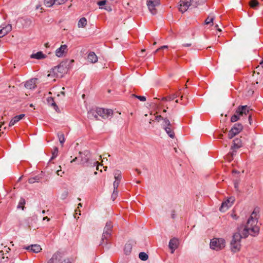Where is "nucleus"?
Instances as JSON below:
<instances>
[{"instance_id":"15","label":"nucleus","mask_w":263,"mask_h":263,"mask_svg":"<svg viewBox=\"0 0 263 263\" xmlns=\"http://www.w3.org/2000/svg\"><path fill=\"white\" fill-rule=\"evenodd\" d=\"M12 30V26L8 24L0 29V37H2L7 34Z\"/></svg>"},{"instance_id":"26","label":"nucleus","mask_w":263,"mask_h":263,"mask_svg":"<svg viewBox=\"0 0 263 263\" xmlns=\"http://www.w3.org/2000/svg\"><path fill=\"white\" fill-rule=\"evenodd\" d=\"M88 117L92 118L93 117L96 119H98V116H99L97 113L96 110H90L88 112Z\"/></svg>"},{"instance_id":"52","label":"nucleus","mask_w":263,"mask_h":263,"mask_svg":"<svg viewBox=\"0 0 263 263\" xmlns=\"http://www.w3.org/2000/svg\"><path fill=\"white\" fill-rule=\"evenodd\" d=\"M82 205L81 203H79L78 204V209L80 208V207H82Z\"/></svg>"},{"instance_id":"46","label":"nucleus","mask_w":263,"mask_h":263,"mask_svg":"<svg viewBox=\"0 0 263 263\" xmlns=\"http://www.w3.org/2000/svg\"><path fill=\"white\" fill-rule=\"evenodd\" d=\"M57 173L58 175L62 176V175L64 174V172H62V170H58L57 171Z\"/></svg>"},{"instance_id":"11","label":"nucleus","mask_w":263,"mask_h":263,"mask_svg":"<svg viewBox=\"0 0 263 263\" xmlns=\"http://www.w3.org/2000/svg\"><path fill=\"white\" fill-rule=\"evenodd\" d=\"M163 126L168 135L171 138H174L175 137V134L172 128V125L171 124L169 120H168L167 118L164 119V124H163Z\"/></svg>"},{"instance_id":"43","label":"nucleus","mask_w":263,"mask_h":263,"mask_svg":"<svg viewBox=\"0 0 263 263\" xmlns=\"http://www.w3.org/2000/svg\"><path fill=\"white\" fill-rule=\"evenodd\" d=\"M68 0H56V4L61 5L66 3Z\"/></svg>"},{"instance_id":"34","label":"nucleus","mask_w":263,"mask_h":263,"mask_svg":"<svg viewBox=\"0 0 263 263\" xmlns=\"http://www.w3.org/2000/svg\"><path fill=\"white\" fill-rule=\"evenodd\" d=\"M132 250V246L130 244H126L125 246L124 251L126 254L129 253Z\"/></svg>"},{"instance_id":"28","label":"nucleus","mask_w":263,"mask_h":263,"mask_svg":"<svg viewBox=\"0 0 263 263\" xmlns=\"http://www.w3.org/2000/svg\"><path fill=\"white\" fill-rule=\"evenodd\" d=\"M41 180V177L38 176H36L34 177H31V178H30L29 179H28V182L29 183H33L34 182H39Z\"/></svg>"},{"instance_id":"38","label":"nucleus","mask_w":263,"mask_h":263,"mask_svg":"<svg viewBox=\"0 0 263 263\" xmlns=\"http://www.w3.org/2000/svg\"><path fill=\"white\" fill-rule=\"evenodd\" d=\"M58 154V148L57 147H55L54 148L53 151L52 152V156L51 157V159H53L55 158L57 156Z\"/></svg>"},{"instance_id":"4","label":"nucleus","mask_w":263,"mask_h":263,"mask_svg":"<svg viewBox=\"0 0 263 263\" xmlns=\"http://www.w3.org/2000/svg\"><path fill=\"white\" fill-rule=\"evenodd\" d=\"M79 154L81 157V160L82 163H83V164L88 163V165H90V166H95L96 165H97L96 170H99V166H98L99 162L97 161L94 160L92 162L89 161V159L90 157V154L89 152L85 151L84 152H80Z\"/></svg>"},{"instance_id":"42","label":"nucleus","mask_w":263,"mask_h":263,"mask_svg":"<svg viewBox=\"0 0 263 263\" xmlns=\"http://www.w3.org/2000/svg\"><path fill=\"white\" fill-rule=\"evenodd\" d=\"M165 118H163L161 115H159V116H156L155 120L156 121H157L158 122H159L161 120H162L163 121V124H164V119H165Z\"/></svg>"},{"instance_id":"41","label":"nucleus","mask_w":263,"mask_h":263,"mask_svg":"<svg viewBox=\"0 0 263 263\" xmlns=\"http://www.w3.org/2000/svg\"><path fill=\"white\" fill-rule=\"evenodd\" d=\"M120 181H115L114 182V184H113V185H114V190H117L118 186H119V183H120Z\"/></svg>"},{"instance_id":"64","label":"nucleus","mask_w":263,"mask_h":263,"mask_svg":"<svg viewBox=\"0 0 263 263\" xmlns=\"http://www.w3.org/2000/svg\"><path fill=\"white\" fill-rule=\"evenodd\" d=\"M104 168H105V171H106V169H107V167L106 166V167H104Z\"/></svg>"},{"instance_id":"40","label":"nucleus","mask_w":263,"mask_h":263,"mask_svg":"<svg viewBox=\"0 0 263 263\" xmlns=\"http://www.w3.org/2000/svg\"><path fill=\"white\" fill-rule=\"evenodd\" d=\"M68 195V192L67 191H64L62 194H61V199L64 200L65 199Z\"/></svg>"},{"instance_id":"10","label":"nucleus","mask_w":263,"mask_h":263,"mask_svg":"<svg viewBox=\"0 0 263 263\" xmlns=\"http://www.w3.org/2000/svg\"><path fill=\"white\" fill-rule=\"evenodd\" d=\"M235 201L234 197H230L222 202L221 205L219 208L221 212H224L226 211L230 207L232 206Z\"/></svg>"},{"instance_id":"37","label":"nucleus","mask_w":263,"mask_h":263,"mask_svg":"<svg viewBox=\"0 0 263 263\" xmlns=\"http://www.w3.org/2000/svg\"><path fill=\"white\" fill-rule=\"evenodd\" d=\"M252 110L250 108V110L249 111V114H247V116H246L247 118H248V120L249 121V123L250 125L252 124V115L250 113V111H251Z\"/></svg>"},{"instance_id":"5","label":"nucleus","mask_w":263,"mask_h":263,"mask_svg":"<svg viewBox=\"0 0 263 263\" xmlns=\"http://www.w3.org/2000/svg\"><path fill=\"white\" fill-rule=\"evenodd\" d=\"M226 241L223 238H214L210 242V248L216 251L222 250L225 247Z\"/></svg>"},{"instance_id":"53","label":"nucleus","mask_w":263,"mask_h":263,"mask_svg":"<svg viewBox=\"0 0 263 263\" xmlns=\"http://www.w3.org/2000/svg\"><path fill=\"white\" fill-rule=\"evenodd\" d=\"M4 249H5V251L6 252H8V250L9 249V248H7L6 247H5Z\"/></svg>"},{"instance_id":"30","label":"nucleus","mask_w":263,"mask_h":263,"mask_svg":"<svg viewBox=\"0 0 263 263\" xmlns=\"http://www.w3.org/2000/svg\"><path fill=\"white\" fill-rule=\"evenodd\" d=\"M44 3L47 7H50L53 4H56V0H45Z\"/></svg>"},{"instance_id":"60","label":"nucleus","mask_w":263,"mask_h":263,"mask_svg":"<svg viewBox=\"0 0 263 263\" xmlns=\"http://www.w3.org/2000/svg\"><path fill=\"white\" fill-rule=\"evenodd\" d=\"M30 106L31 107H33V105L32 104H30Z\"/></svg>"},{"instance_id":"57","label":"nucleus","mask_w":263,"mask_h":263,"mask_svg":"<svg viewBox=\"0 0 263 263\" xmlns=\"http://www.w3.org/2000/svg\"><path fill=\"white\" fill-rule=\"evenodd\" d=\"M145 49H142V50H141V52L143 53V52H145Z\"/></svg>"},{"instance_id":"17","label":"nucleus","mask_w":263,"mask_h":263,"mask_svg":"<svg viewBox=\"0 0 263 263\" xmlns=\"http://www.w3.org/2000/svg\"><path fill=\"white\" fill-rule=\"evenodd\" d=\"M26 249L34 253H38L41 251L42 248L39 245H32L30 246L26 247Z\"/></svg>"},{"instance_id":"54","label":"nucleus","mask_w":263,"mask_h":263,"mask_svg":"<svg viewBox=\"0 0 263 263\" xmlns=\"http://www.w3.org/2000/svg\"><path fill=\"white\" fill-rule=\"evenodd\" d=\"M3 252H4L3 250H2L1 251H0V255H4Z\"/></svg>"},{"instance_id":"48","label":"nucleus","mask_w":263,"mask_h":263,"mask_svg":"<svg viewBox=\"0 0 263 263\" xmlns=\"http://www.w3.org/2000/svg\"><path fill=\"white\" fill-rule=\"evenodd\" d=\"M191 46V44L188 43V44H184L182 45V46L183 47H189Z\"/></svg>"},{"instance_id":"39","label":"nucleus","mask_w":263,"mask_h":263,"mask_svg":"<svg viewBox=\"0 0 263 263\" xmlns=\"http://www.w3.org/2000/svg\"><path fill=\"white\" fill-rule=\"evenodd\" d=\"M118 196V191L117 190H114L113 193L111 195V199L114 201Z\"/></svg>"},{"instance_id":"36","label":"nucleus","mask_w":263,"mask_h":263,"mask_svg":"<svg viewBox=\"0 0 263 263\" xmlns=\"http://www.w3.org/2000/svg\"><path fill=\"white\" fill-rule=\"evenodd\" d=\"M258 5V2L257 0H251L250 3V7L252 8H254L256 6Z\"/></svg>"},{"instance_id":"12","label":"nucleus","mask_w":263,"mask_h":263,"mask_svg":"<svg viewBox=\"0 0 263 263\" xmlns=\"http://www.w3.org/2000/svg\"><path fill=\"white\" fill-rule=\"evenodd\" d=\"M66 72V69L63 65H59L52 69V73L57 78H62Z\"/></svg>"},{"instance_id":"59","label":"nucleus","mask_w":263,"mask_h":263,"mask_svg":"<svg viewBox=\"0 0 263 263\" xmlns=\"http://www.w3.org/2000/svg\"><path fill=\"white\" fill-rule=\"evenodd\" d=\"M45 213V210H43L42 211V214H44Z\"/></svg>"},{"instance_id":"49","label":"nucleus","mask_w":263,"mask_h":263,"mask_svg":"<svg viewBox=\"0 0 263 263\" xmlns=\"http://www.w3.org/2000/svg\"><path fill=\"white\" fill-rule=\"evenodd\" d=\"M77 159H78V157H75V158H74L72 160H71V161H70V162H71V163H72V162H75V161L77 160Z\"/></svg>"},{"instance_id":"35","label":"nucleus","mask_w":263,"mask_h":263,"mask_svg":"<svg viewBox=\"0 0 263 263\" xmlns=\"http://www.w3.org/2000/svg\"><path fill=\"white\" fill-rule=\"evenodd\" d=\"M132 97L138 99L141 101H146V98L144 96H137L136 95H132Z\"/></svg>"},{"instance_id":"27","label":"nucleus","mask_w":263,"mask_h":263,"mask_svg":"<svg viewBox=\"0 0 263 263\" xmlns=\"http://www.w3.org/2000/svg\"><path fill=\"white\" fill-rule=\"evenodd\" d=\"M87 24V20L85 17H82L80 18L78 22V26L79 27H84Z\"/></svg>"},{"instance_id":"45","label":"nucleus","mask_w":263,"mask_h":263,"mask_svg":"<svg viewBox=\"0 0 263 263\" xmlns=\"http://www.w3.org/2000/svg\"><path fill=\"white\" fill-rule=\"evenodd\" d=\"M167 48V46H165V45H164V46H161L160 48H159L157 49L155 51V53H156V52H158L160 49H165V48Z\"/></svg>"},{"instance_id":"25","label":"nucleus","mask_w":263,"mask_h":263,"mask_svg":"<svg viewBox=\"0 0 263 263\" xmlns=\"http://www.w3.org/2000/svg\"><path fill=\"white\" fill-rule=\"evenodd\" d=\"M214 19V16L213 15L211 14L209 15L205 20V24L209 25L211 24L212 26L213 25V20Z\"/></svg>"},{"instance_id":"62","label":"nucleus","mask_w":263,"mask_h":263,"mask_svg":"<svg viewBox=\"0 0 263 263\" xmlns=\"http://www.w3.org/2000/svg\"><path fill=\"white\" fill-rule=\"evenodd\" d=\"M176 103H178V100H176V101H175Z\"/></svg>"},{"instance_id":"8","label":"nucleus","mask_w":263,"mask_h":263,"mask_svg":"<svg viewBox=\"0 0 263 263\" xmlns=\"http://www.w3.org/2000/svg\"><path fill=\"white\" fill-rule=\"evenodd\" d=\"M160 4V0L147 1L148 8L152 14H155L157 13L156 7L159 6Z\"/></svg>"},{"instance_id":"24","label":"nucleus","mask_w":263,"mask_h":263,"mask_svg":"<svg viewBox=\"0 0 263 263\" xmlns=\"http://www.w3.org/2000/svg\"><path fill=\"white\" fill-rule=\"evenodd\" d=\"M115 181H120L122 178L121 172L119 170H116L114 173Z\"/></svg>"},{"instance_id":"58","label":"nucleus","mask_w":263,"mask_h":263,"mask_svg":"<svg viewBox=\"0 0 263 263\" xmlns=\"http://www.w3.org/2000/svg\"><path fill=\"white\" fill-rule=\"evenodd\" d=\"M217 29L218 31H219L220 32L221 31V30L220 28H218Z\"/></svg>"},{"instance_id":"9","label":"nucleus","mask_w":263,"mask_h":263,"mask_svg":"<svg viewBox=\"0 0 263 263\" xmlns=\"http://www.w3.org/2000/svg\"><path fill=\"white\" fill-rule=\"evenodd\" d=\"M97 114L103 119H107L111 117L113 111L111 109H105L103 108H97Z\"/></svg>"},{"instance_id":"50","label":"nucleus","mask_w":263,"mask_h":263,"mask_svg":"<svg viewBox=\"0 0 263 263\" xmlns=\"http://www.w3.org/2000/svg\"><path fill=\"white\" fill-rule=\"evenodd\" d=\"M259 64H260V65L261 66V67L262 68H263V59L260 61Z\"/></svg>"},{"instance_id":"56","label":"nucleus","mask_w":263,"mask_h":263,"mask_svg":"<svg viewBox=\"0 0 263 263\" xmlns=\"http://www.w3.org/2000/svg\"><path fill=\"white\" fill-rule=\"evenodd\" d=\"M215 28L216 29H217V28H218V25L217 24V25H215Z\"/></svg>"},{"instance_id":"18","label":"nucleus","mask_w":263,"mask_h":263,"mask_svg":"<svg viewBox=\"0 0 263 263\" xmlns=\"http://www.w3.org/2000/svg\"><path fill=\"white\" fill-rule=\"evenodd\" d=\"M88 60L92 63H95L98 61V57L93 52H90L87 56Z\"/></svg>"},{"instance_id":"29","label":"nucleus","mask_w":263,"mask_h":263,"mask_svg":"<svg viewBox=\"0 0 263 263\" xmlns=\"http://www.w3.org/2000/svg\"><path fill=\"white\" fill-rule=\"evenodd\" d=\"M177 96V94H174L171 96L163 98L162 100L166 101H171L176 98Z\"/></svg>"},{"instance_id":"7","label":"nucleus","mask_w":263,"mask_h":263,"mask_svg":"<svg viewBox=\"0 0 263 263\" xmlns=\"http://www.w3.org/2000/svg\"><path fill=\"white\" fill-rule=\"evenodd\" d=\"M242 129L243 126L241 124H235L229 133V138H233L235 136L239 134L242 130Z\"/></svg>"},{"instance_id":"44","label":"nucleus","mask_w":263,"mask_h":263,"mask_svg":"<svg viewBox=\"0 0 263 263\" xmlns=\"http://www.w3.org/2000/svg\"><path fill=\"white\" fill-rule=\"evenodd\" d=\"M106 2V0L101 1L98 2V5L100 6H102L105 5Z\"/></svg>"},{"instance_id":"31","label":"nucleus","mask_w":263,"mask_h":263,"mask_svg":"<svg viewBox=\"0 0 263 263\" xmlns=\"http://www.w3.org/2000/svg\"><path fill=\"white\" fill-rule=\"evenodd\" d=\"M139 257L141 260L145 261L148 259V255L147 254H146L145 253L140 252L139 254Z\"/></svg>"},{"instance_id":"51","label":"nucleus","mask_w":263,"mask_h":263,"mask_svg":"<svg viewBox=\"0 0 263 263\" xmlns=\"http://www.w3.org/2000/svg\"><path fill=\"white\" fill-rule=\"evenodd\" d=\"M47 220V221H49L50 219L48 218L47 217H44L43 218V220Z\"/></svg>"},{"instance_id":"23","label":"nucleus","mask_w":263,"mask_h":263,"mask_svg":"<svg viewBox=\"0 0 263 263\" xmlns=\"http://www.w3.org/2000/svg\"><path fill=\"white\" fill-rule=\"evenodd\" d=\"M241 146V142L239 139H235L233 141V145L232 146L233 149H238Z\"/></svg>"},{"instance_id":"14","label":"nucleus","mask_w":263,"mask_h":263,"mask_svg":"<svg viewBox=\"0 0 263 263\" xmlns=\"http://www.w3.org/2000/svg\"><path fill=\"white\" fill-rule=\"evenodd\" d=\"M67 46L66 45H62L55 50V55L59 58L62 57L67 53Z\"/></svg>"},{"instance_id":"19","label":"nucleus","mask_w":263,"mask_h":263,"mask_svg":"<svg viewBox=\"0 0 263 263\" xmlns=\"http://www.w3.org/2000/svg\"><path fill=\"white\" fill-rule=\"evenodd\" d=\"M35 80L34 79H31L27 81L25 84V87L29 89H34L35 87Z\"/></svg>"},{"instance_id":"22","label":"nucleus","mask_w":263,"mask_h":263,"mask_svg":"<svg viewBox=\"0 0 263 263\" xmlns=\"http://www.w3.org/2000/svg\"><path fill=\"white\" fill-rule=\"evenodd\" d=\"M31 58L33 59H44L46 56L45 54L43 53L41 51H39L36 52V53L32 54L30 56Z\"/></svg>"},{"instance_id":"61","label":"nucleus","mask_w":263,"mask_h":263,"mask_svg":"<svg viewBox=\"0 0 263 263\" xmlns=\"http://www.w3.org/2000/svg\"><path fill=\"white\" fill-rule=\"evenodd\" d=\"M94 174L95 175H97V172H95Z\"/></svg>"},{"instance_id":"6","label":"nucleus","mask_w":263,"mask_h":263,"mask_svg":"<svg viewBox=\"0 0 263 263\" xmlns=\"http://www.w3.org/2000/svg\"><path fill=\"white\" fill-rule=\"evenodd\" d=\"M47 263H70V261L69 259L64 258L61 252L57 251Z\"/></svg>"},{"instance_id":"55","label":"nucleus","mask_w":263,"mask_h":263,"mask_svg":"<svg viewBox=\"0 0 263 263\" xmlns=\"http://www.w3.org/2000/svg\"><path fill=\"white\" fill-rule=\"evenodd\" d=\"M136 172H137V173H138V174H140V173H141V172H140V171H139L138 169H136Z\"/></svg>"},{"instance_id":"21","label":"nucleus","mask_w":263,"mask_h":263,"mask_svg":"<svg viewBox=\"0 0 263 263\" xmlns=\"http://www.w3.org/2000/svg\"><path fill=\"white\" fill-rule=\"evenodd\" d=\"M47 101L48 104L49 105H51V106H52L54 108V109L56 110V111H57V112L60 111L58 106L57 105L56 103L54 102L53 99L52 98L48 97L47 99Z\"/></svg>"},{"instance_id":"3","label":"nucleus","mask_w":263,"mask_h":263,"mask_svg":"<svg viewBox=\"0 0 263 263\" xmlns=\"http://www.w3.org/2000/svg\"><path fill=\"white\" fill-rule=\"evenodd\" d=\"M112 224L111 221H107L104 229L100 245L107 244L108 238L110 237L112 232Z\"/></svg>"},{"instance_id":"20","label":"nucleus","mask_w":263,"mask_h":263,"mask_svg":"<svg viewBox=\"0 0 263 263\" xmlns=\"http://www.w3.org/2000/svg\"><path fill=\"white\" fill-rule=\"evenodd\" d=\"M25 115L21 114L18 116H15L10 122L9 126H12L14 125L16 123L18 122L20 120H21L24 117Z\"/></svg>"},{"instance_id":"1","label":"nucleus","mask_w":263,"mask_h":263,"mask_svg":"<svg viewBox=\"0 0 263 263\" xmlns=\"http://www.w3.org/2000/svg\"><path fill=\"white\" fill-rule=\"evenodd\" d=\"M258 209H255L251 213L245 226H240L238 228L237 232L234 233L232 239L230 243L231 251L236 253L238 252L241 248V239L247 238L249 235L252 236H257L259 232V228L257 225L259 216Z\"/></svg>"},{"instance_id":"16","label":"nucleus","mask_w":263,"mask_h":263,"mask_svg":"<svg viewBox=\"0 0 263 263\" xmlns=\"http://www.w3.org/2000/svg\"><path fill=\"white\" fill-rule=\"evenodd\" d=\"M178 240L177 238H173L169 242V248L172 250V253H174V250L177 248Z\"/></svg>"},{"instance_id":"47","label":"nucleus","mask_w":263,"mask_h":263,"mask_svg":"<svg viewBox=\"0 0 263 263\" xmlns=\"http://www.w3.org/2000/svg\"><path fill=\"white\" fill-rule=\"evenodd\" d=\"M231 217L235 220H237L238 218V217L237 216L236 214H234V213H232L231 214Z\"/></svg>"},{"instance_id":"2","label":"nucleus","mask_w":263,"mask_h":263,"mask_svg":"<svg viewBox=\"0 0 263 263\" xmlns=\"http://www.w3.org/2000/svg\"><path fill=\"white\" fill-rule=\"evenodd\" d=\"M249 110L250 107L247 105L239 106L237 108L235 114L232 116L231 118V122H236L240 119L241 118H242V120H246V119L245 118V116H247V114H249Z\"/></svg>"},{"instance_id":"32","label":"nucleus","mask_w":263,"mask_h":263,"mask_svg":"<svg viewBox=\"0 0 263 263\" xmlns=\"http://www.w3.org/2000/svg\"><path fill=\"white\" fill-rule=\"evenodd\" d=\"M58 139H59V140L60 143L62 145H63V144L65 142V138H64V134L61 132L58 133Z\"/></svg>"},{"instance_id":"63","label":"nucleus","mask_w":263,"mask_h":263,"mask_svg":"<svg viewBox=\"0 0 263 263\" xmlns=\"http://www.w3.org/2000/svg\"><path fill=\"white\" fill-rule=\"evenodd\" d=\"M166 111V109H164L163 110V112H165Z\"/></svg>"},{"instance_id":"33","label":"nucleus","mask_w":263,"mask_h":263,"mask_svg":"<svg viewBox=\"0 0 263 263\" xmlns=\"http://www.w3.org/2000/svg\"><path fill=\"white\" fill-rule=\"evenodd\" d=\"M25 204V200L24 198H21L18 202V204L17 205V208L22 209V210H24Z\"/></svg>"},{"instance_id":"13","label":"nucleus","mask_w":263,"mask_h":263,"mask_svg":"<svg viewBox=\"0 0 263 263\" xmlns=\"http://www.w3.org/2000/svg\"><path fill=\"white\" fill-rule=\"evenodd\" d=\"M192 0H180L178 9L182 13L185 12L191 6Z\"/></svg>"}]
</instances>
